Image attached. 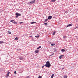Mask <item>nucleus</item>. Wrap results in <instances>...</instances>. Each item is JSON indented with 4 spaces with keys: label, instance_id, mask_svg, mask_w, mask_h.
Returning a JSON list of instances; mask_svg holds the SVG:
<instances>
[{
    "label": "nucleus",
    "instance_id": "1",
    "mask_svg": "<svg viewBox=\"0 0 78 78\" xmlns=\"http://www.w3.org/2000/svg\"><path fill=\"white\" fill-rule=\"evenodd\" d=\"M46 67H48L49 68L51 66V64L50 63V62L48 61L46 63V64L45 65Z\"/></svg>",
    "mask_w": 78,
    "mask_h": 78
},
{
    "label": "nucleus",
    "instance_id": "2",
    "mask_svg": "<svg viewBox=\"0 0 78 78\" xmlns=\"http://www.w3.org/2000/svg\"><path fill=\"white\" fill-rule=\"evenodd\" d=\"M21 15V14L20 13H16V16H15V17H16V18H17V17H18V16H20Z\"/></svg>",
    "mask_w": 78,
    "mask_h": 78
},
{
    "label": "nucleus",
    "instance_id": "3",
    "mask_svg": "<svg viewBox=\"0 0 78 78\" xmlns=\"http://www.w3.org/2000/svg\"><path fill=\"white\" fill-rule=\"evenodd\" d=\"M52 18H53V16H48V20H50L51 19H52Z\"/></svg>",
    "mask_w": 78,
    "mask_h": 78
},
{
    "label": "nucleus",
    "instance_id": "4",
    "mask_svg": "<svg viewBox=\"0 0 78 78\" xmlns=\"http://www.w3.org/2000/svg\"><path fill=\"white\" fill-rule=\"evenodd\" d=\"M36 2V0H34L31 2H30L29 3H34Z\"/></svg>",
    "mask_w": 78,
    "mask_h": 78
},
{
    "label": "nucleus",
    "instance_id": "5",
    "mask_svg": "<svg viewBox=\"0 0 78 78\" xmlns=\"http://www.w3.org/2000/svg\"><path fill=\"white\" fill-rule=\"evenodd\" d=\"M35 52L36 53H39V50H35Z\"/></svg>",
    "mask_w": 78,
    "mask_h": 78
},
{
    "label": "nucleus",
    "instance_id": "6",
    "mask_svg": "<svg viewBox=\"0 0 78 78\" xmlns=\"http://www.w3.org/2000/svg\"><path fill=\"white\" fill-rule=\"evenodd\" d=\"M61 51L62 52H64L65 51V50L64 49H62L61 50Z\"/></svg>",
    "mask_w": 78,
    "mask_h": 78
},
{
    "label": "nucleus",
    "instance_id": "7",
    "mask_svg": "<svg viewBox=\"0 0 78 78\" xmlns=\"http://www.w3.org/2000/svg\"><path fill=\"white\" fill-rule=\"evenodd\" d=\"M13 23H14V24H15V25H17V23L16 22L14 21L13 22Z\"/></svg>",
    "mask_w": 78,
    "mask_h": 78
},
{
    "label": "nucleus",
    "instance_id": "8",
    "mask_svg": "<svg viewBox=\"0 0 78 78\" xmlns=\"http://www.w3.org/2000/svg\"><path fill=\"white\" fill-rule=\"evenodd\" d=\"M36 23L35 22H31V24H34V23Z\"/></svg>",
    "mask_w": 78,
    "mask_h": 78
},
{
    "label": "nucleus",
    "instance_id": "9",
    "mask_svg": "<svg viewBox=\"0 0 78 78\" xmlns=\"http://www.w3.org/2000/svg\"><path fill=\"white\" fill-rule=\"evenodd\" d=\"M23 58L22 57H20L19 58V59L20 60H23Z\"/></svg>",
    "mask_w": 78,
    "mask_h": 78
},
{
    "label": "nucleus",
    "instance_id": "10",
    "mask_svg": "<svg viewBox=\"0 0 78 78\" xmlns=\"http://www.w3.org/2000/svg\"><path fill=\"white\" fill-rule=\"evenodd\" d=\"M9 73H10V72H9V71H8L7 75V76H9Z\"/></svg>",
    "mask_w": 78,
    "mask_h": 78
},
{
    "label": "nucleus",
    "instance_id": "11",
    "mask_svg": "<svg viewBox=\"0 0 78 78\" xmlns=\"http://www.w3.org/2000/svg\"><path fill=\"white\" fill-rule=\"evenodd\" d=\"M41 48V46H39L38 48H37V50H39L40 48Z\"/></svg>",
    "mask_w": 78,
    "mask_h": 78
},
{
    "label": "nucleus",
    "instance_id": "12",
    "mask_svg": "<svg viewBox=\"0 0 78 78\" xmlns=\"http://www.w3.org/2000/svg\"><path fill=\"white\" fill-rule=\"evenodd\" d=\"M54 52H56L57 51V49L56 48H54Z\"/></svg>",
    "mask_w": 78,
    "mask_h": 78
},
{
    "label": "nucleus",
    "instance_id": "13",
    "mask_svg": "<svg viewBox=\"0 0 78 78\" xmlns=\"http://www.w3.org/2000/svg\"><path fill=\"white\" fill-rule=\"evenodd\" d=\"M64 78H67V76L66 75L64 76Z\"/></svg>",
    "mask_w": 78,
    "mask_h": 78
},
{
    "label": "nucleus",
    "instance_id": "14",
    "mask_svg": "<svg viewBox=\"0 0 78 78\" xmlns=\"http://www.w3.org/2000/svg\"><path fill=\"white\" fill-rule=\"evenodd\" d=\"M4 43V42L3 41H0V44H3Z\"/></svg>",
    "mask_w": 78,
    "mask_h": 78
},
{
    "label": "nucleus",
    "instance_id": "15",
    "mask_svg": "<svg viewBox=\"0 0 78 78\" xmlns=\"http://www.w3.org/2000/svg\"><path fill=\"white\" fill-rule=\"evenodd\" d=\"M51 44L52 46H54V45H55V44Z\"/></svg>",
    "mask_w": 78,
    "mask_h": 78
},
{
    "label": "nucleus",
    "instance_id": "16",
    "mask_svg": "<svg viewBox=\"0 0 78 78\" xmlns=\"http://www.w3.org/2000/svg\"><path fill=\"white\" fill-rule=\"evenodd\" d=\"M15 40H18V38L17 37H16L15 39Z\"/></svg>",
    "mask_w": 78,
    "mask_h": 78
},
{
    "label": "nucleus",
    "instance_id": "17",
    "mask_svg": "<svg viewBox=\"0 0 78 78\" xmlns=\"http://www.w3.org/2000/svg\"><path fill=\"white\" fill-rule=\"evenodd\" d=\"M63 38L64 39H66V38H67V37H66V36H63Z\"/></svg>",
    "mask_w": 78,
    "mask_h": 78
},
{
    "label": "nucleus",
    "instance_id": "18",
    "mask_svg": "<svg viewBox=\"0 0 78 78\" xmlns=\"http://www.w3.org/2000/svg\"><path fill=\"white\" fill-rule=\"evenodd\" d=\"M47 20H48V19H47L45 20L44 21L45 22H47Z\"/></svg>",
    "mask_w": 78,
    "mask_h": 78
},
{
    "label": "nucleus",
    "instance_id": "19",
    "mask_svg": "<svg viewBox=\"0 0 78 78\" xmlns=\"http://www.w3.org/2000/svg\"><path fill=\"white\" fill-rule=\"evenodd\" d=\"M35 37H37V38H39V36H35Z\"/></svg>",
    "mask_w": 78,
    "mask_h": 78
},
{
    "label": "nucleus",
    "instance_id": "20",
    "mask_svg": "<svg viewBox=\"0 0 78 78\" xmlns=\"http://www.w3.org/2000/svg\"><path fill=\"white\" fill-rule=\"evenodd\" d=\"M56 0H51V2H55Z\"/></svg>",
    "mask_w": 78,
    "mask_h": 78
},
{
    "label": "nucleus",
    "instance_id": "21",
    "mask_svg": "<svg viewBox=\"0 0 78 78\" xmlns=\"http://www.w3.org/2000/svg\"><path fill=\"white\" fill-rule=\"evenodd\" d=\"M14 20H12L10 21V22H14Z\"/></svg>",
    "mask_w": 78,
    "mask_h": 78
},
{
    "label": "nucleus",
    "instance_id": "22",
    "mask_svg": "<svg viewBox=\"0 0 78 78\" xmlns=\"http://www.w3.org/2000/svg\"><path fill=\"white\" fill-rule=\"evenodd\" d=\"M69 27H71V26H72V25L71 24H69Z\"/></svg>",
    "mask_w": 78,
    "mask_h": 78
},
{
    "label": "nucleus",
    "instance_id": "23",
    "mask_svg": "<svg viewBox=\"0 0 78 78\" xmlns=\"http://www.w3.org/2000/svg\"><path fill=\"white\" fill-rule=\"evenodd\" d=\"M14 74H15V75H16V74H17V72H16V71H14Z\"/></svg>",
    "mask_w": 78,
    "mask_h": 78
},
{
    "label": "nucleus",
    "instance_id": "24",
    "mask_svg": "<svg viewBox=\"0 0 78 78\" xmlns=\"http://www.w3.org/2000/svg\"><path fill=\"white\" fill-rule=\"evenodd\" d=\"M59 58L60 59H61V58H62V57H61V55L59 56Z\"/></svg>",
    "mask_w": 78,
    "mask_h": 78
},
{
    "label": "nucleus",
    "instance_id": "25",
    "mask_svg": "<svg viewBox=\"0 0 78 78\" xmlns=\"http://www.w3.org/2000/svg\"><path fill=\"white\" fill-rule=\"evenodd\" d=\"M38 78H42V77H41V76H39L38 77Z\"/></svg>",
    "mask_w": 78,
    "mask_h": 78
},
{
    "label": "nucleus",
    "instance_id": "26",
    "mask_svg": "<svg viewBox=\"0 0 78 78\" xmlns=\"http://www.w3.org/2000/svg\"><path fill=\"white\" fill-rule=\"evenodd\" d=\"M55 32H54L53 34V35H55Z\"/></svg>",
    "mask_w": 78,
    "mask_h": 78
},
{
    "label": "nucleus",
    "instance_id": "27",
    "mask_svg": "<svg viewBox=\"0 0 78 78\" xmlns=\"http://www.w3.org/2000/svg\"><path fill=\"white\" fill-rule=\"evenodd\" d=\"M23 23L21 22H20V24H22V23Z\"/></svg>",
    "mask_w": 78,
    "mask_h": 78
},
{
    "label": "nucleus",
    "instance_id": "28",
    "mask_svg": "<svg viewBox=\"0 0 78 78\" xmlns=\"http://www.w3.org/2000/svg\"><path fill=\"white\" fill-rule=\"evenodd\" d=\"M53 54H51V55H49L50 56H53Z\"/></svg>",
    "mask_w": 78,
    "mask_h": 78
},
{
    "label": "nucleus",
    "instance_id": "29",
    "mask_svg": "<svg viewBox=\"0 0 78 78\" xmlns=\"http://www.w3.org/2000/svg\"><path fill=\"white\" fill-rule=\"evenodd\" d=\"M61 56L62 57H62H63V56H64V55H62Z\"/></svg>",
    "mask_w": 78,
    "mask_h": 78
},
{
    "label": "nucleus",
    "instance_id": "30",
    "mask_svg": "<svg viewBox=\"0 0 78 78\" xmlns=\"http://www.w3.org/2000/svg\"><path fill=\"white\" fill-rule=\"evenodd\" d=\"M44 25H47V23H44Z\"/></svg>",
    "mask_w": 78,
    "mask_h": 78
},
{
    "label": "nucleus",
    "instance_id": "31",
    "mask_svg": "<svg viewBox=\"0 0 78 78\" xmlns=\"http://www.w3.org/2000/svg\"><path fill=\"white\" fill-rule=\"evenodd\" d=\"M44 66H45V65H43V66H42V68H43L44 67Z\"/></svg>",
    "mask_w": 78,
    "mask_h": 78
},
{
    "label": "nucleus",
    "instance_id": "32",
    "mask_svg": "<svg viewBox=\"0 0 78 78\" xmlns=\"http://www.w3.org/2000/svg\"><path fill=\"white\" fill-rule=\"evenodd\" d=\"M54 76V74H52V76L53 77Z\"/></svg>",
    "mask_w": 78,
    "mask_h": 78
},
{
    "label": "nucleus",
    "instance_id": "33",
    "mask_svg": "<svg viewBox=\"0 0 78 78\" xmlns=\"http://www.w3.org/2000/svg\"><path fill=\"white\" fill-rule=\"evenodd\" d=\"M53 78V76H51V78Z\"/></svg>",
    "mask_w": 78,
    "mask_h": 78
},
{
    "label": "nucleus",
    "instance_id": "34",
    "mask_svg": "<svg viewBox=\"0 0 78 78\" xmlns=\"http://www.w3.org/2000/svg\"><path fill=\"white\" fill-rule=\"evenodd\" d=\"M69 27V25H67L66 26V27Z\"/></svg>",
    "mask_w": 78,
    "mask_h": 78
},
{
    "label": "nucleus",
    "instance_id": "35",
    "mask_svg": "<svg viewBox=\"0 0 78 78\" xmlns=\"http://www.w3.org/2000/svg\"><path fill=\"white\" fill-rule=\"evenodd\" d=\"M9 34H11V32H9Z\"/></svg>",
    "mask_w": 78,
    "mask_h": 78
},
{
    "label": "nucleus",
    "instance_id": "36",
    "mask_svg": "<svg viewBox=\"0 0 78 78\" xmlns=\"http://www.w3.org/2000/svg\"><path fill=\"white\" fill-rule=\"evenodd\" d=\"M66 13H68V12H66Z\"/></svg>",
    "mask_w": 78,
    "mask_h": 78
},
{
    "label": "nucleus",
    "instance_id": "37",
    "mask_svg": "<svg viewBox=\"0 0 78 78\" xmlns=\"http://www.w3.org/2000/svg\"><path fill=\"white\" fill-rule=\"evenodd\" d=\"M30 37H32V36H30Z\"/></svg>",
    "mask_w": 78,
    "mask_h": 78
}]
</instances>
